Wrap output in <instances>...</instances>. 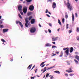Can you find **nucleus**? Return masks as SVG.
<instances>
[{
    "label": "nucleus",
    "instance_id": "nucleus-1",
    "mask_svg": "<svg viewBox=\"0 0 79 79\" xmlns=\"http://www.w3.org/2000/svg\"><path fill=\"white\" fill-rule=\"evenodd\" d=\"M68 0V3L67 4V6L68 8L69 9L70 11H71L73 9V7L70 5V3H69V0Z\"/></svg>",
    "mask_w": 79,
    "mask_h": 79
},
{
    "label": "nucleus",
    "instance_id": "nucleus-2",
    "mask_svg": "<svg viewBox=\"0 0 79 79\" xmlns=\"http://www.w3.org/2000/svg\"><path fill=\"white\" fill-rule=\"evenodd\" d=\"M68 0V3L67 4V6L68 8L69 9L70 11H71L73 9V7L70 5V3H69V0Z\"/></svg>",
    "mask_w": 79,
    "mask_h": 79
},
{
    "label": "nucleus",
    "instance_id": "nucleus-3",
    "mask_svg": "<svg viewBox=\"0 0 79 79\" xmlns=\"http://www.w3.org/2000/svg\"><path fill=\"white\" fill-rule=\"evenodd\" d=\"M36 31V29L34 27H33L31 29L30 31L31 33H34Z\"/></svg>",
    "mask_w": 79,
    "mask_h": 79
},
{
    "label": "nucleus",
    "instance_id": "nucleus-4",
    "mask_svg": "<svg viewBox=\"0 0 79 79\" xmlns=\"http://www.w3.org/2000/svg\"><path fill=\"white\" fill-rule=\"evenodd\" d=\"M27 11V8L26 6H24L23 9V11L24 13H26Z\"/></svg>",
    "mask_w": 79,
    "mask_h": 79
},
{
    "label": "nucleus",
    "instance_id": "nucleus-5",
    "mask_svg": "<svg viewBox=\"0 0 79 79\" xmlns=\"http://www.w3.org/2000/svg\"><path fill=\"white\" fill-rule=\"evenodd\" d=\"M54 68V66H53V67H50L49 68H48V69L47 70V67H44V70L43 71V72L42 73H45V71H47V70H48V69H52V68Z\"/></svg>",
    "mask_w": 79,
    "mask_h": 79
},
{
    "label": "nucleus",
    "instance_id": "nucleus-6",
    "mask_svg": "<svg viewBox=\"0 0 79 79\" xmlns=\"http://www.w3.org/2000/svg\"><path fill=\"white\" fill-rule=\"evenodd\" d=\"M25 27H28V25H27V24H28V22H29V21H28V19L27 18H26L25 19Z\"/></svg>",
    "mask_w": 79,
    "mask_h": 79
},
{
    "label": "nucleus",
    "instance_id": "nucleus-7",
    "mask_svg": "<svg viewBox=\"0 0 79 79\" xmlns=\"http://www.w3.org/2000/svg\"><path fill=\"white\" fill-rule=\"evenodd\" d=\"M29 9L30 11H33L34 9V7L33 6H30L29 7Z\"/></svg>",
    "mask_w": 79,
    "mask_h": 79
},
{
    "label": "nucleus",
    "instance_id": "nucleus-8",
    "mask_svg": "<svg viewBox=\"0 0 79 79\" xmlns=\"http://www.w3.org/2000/svg\"><path fill=\"white\" fill-rule=\"evenodd\" d=\"M16 24H18V23H19V25H20L21 27H23V24H22V23H21V22L19 21H16Z\"/></svg>",
    "mask_w": 79,
    "mask_h": 79
},
{
    "label": "nucleus",
    "instance_id": "nucleus-9",
    "mask_svg": "<svg viewBox=\"0 0 79 79\" xmlns=\"http://www.w3.org/2000/svg\"><path fill=\"white\" fill-rule=\"evenodd\" d=\"M18 10L19 11H22V5H19L18 6Z\"/></svg>",
    "mask_w": 79,
    "mask_h": 79
},
{
    "label": "nucleus",
    "instance_id": "nucleus-10",
    "mask_svg": "<svg viewBox=\"0 0 79 79\" xmlns=\"http://www.w3.org/2000/svg\"><path fill=\"white\" fill-rule=\"evenodd\" d=\"M69 70H66V72H67V73H72L73 72V70H72V69H71V68H69Z\"/></svg>",
    "mask_w": 79,
    "mask_h": 79
},
{
    "label": "nucleus",
    "instance_id": "nucleus-11",
    "mask_svg": "<svg viewBox=\"0 0 79 79\" xmlns=\"http://www.w3.org/2000/svg\"><path fill=\"white\" fill-rule=\"evenodd\" d=\"M35 23V19H32L31 20V24H33Z\"/></svg>",
    "mask_w": 79,
    "mask_h": 79
},
{
    "label": "nucleus",
    "instance_id": "nucleus-12",
    "mask_svg": "<svg viewBox=\"0 0 79 79\" xmlns=\"http://www.w3.org/2000/svg\"><path fill=\"white\" fill-rule=\"evenodd\" d=\"M3 32L5 33L8 32V29H4L3 30Z\"/></svg>",
    "mask_w": 79,
    "mask_h": 79
},
{
    "label": "nucleus",
    "instance_id": "nucleus-13",
    "mask_svg": "<svg viewBox=\"0 0 79 79\" xmlns=\"http://www.w3.org/2000/svg\"><path fill=\"white\" fill-rule=\"evenodd\" d=\"M58 38V37H56L55 38H52V41H56V40H57Z\"/></svg>",
    "mask_w": 79,
    "mask_h": 79
},
{
    "label": "nucleus",
    "instance_id": "nucleus-14",
    "mask_svg": "<svg viewBox=\"0 0 79 79\" xmlns=\"http://www.w3.org/2000/svg\"><path fill=\"white\" fill-rule=\"evenodd\" d=\"M65 53L68 56L69 55V49L66 50L65 52Z\"/></svg>",
    "mask_w": 79,
    "mask_h": 79
},
{
    "label": "nucleus",
    "instance_id": "nucleus-15",
    "mask_svg": "<svg viewBox=\"0 0 79 79\" xmlns=\"http://www.w3.org/2000/svg\"><path fill=\"white\" fill-rule=\"evenodd\" d=\"M56 3H55V2H53V4L52 5V8H56Z\"/></svg>",
    "mask_w": 79,
    "mask_h": 79
},
{
    "label": "nucleus",
    "instance_id": "nucleus-16",
    "mask_svg": "<svg viewBox=\"0 0 79 79\" xmlns=\"http://www.w3.org/2000/svg\"><path fill=\"white\" fill-rule=\"evenodd\" d=\"M46 47H51L52 45L49 43H47L45 45Z\"/></svg>",
    "mask_w": 79,
    "mask_h": 79
},
{
    "label": "nucleus",
    "instance_id": "nucleus-17",
    "mask_svg": "<svg viewBox=\"0 0 79 79\" xmlns=\"http://www.w3.org/2000/svg\"><path fill=\"white\" fill-rule=\"evenodd\" d=\"M73 50H74V49H73V48L71 47L70 48V53H72L73 52Z\"/></svg>",
    "mask_w": 79,
    "mask_h": 79
},
{
    "label": "nucleus",
    "instance_id": "nucleus-18",
    "mask_svg": "<svg viewBox=\"0 0 79 79\" xmlns=\"http://www.w3.org/2000/svg\"><path fill=\"white\" fill-rule=\"evenodd\" d=\"M54 72V73H57V74H60V71H55Z\"/></svg>",
    "mask_w": 79,
    "mask_h": 79
},
{
    "label": "nucleus",
    "instance_id": "nucleus-19",
    "mask_svg": "<svg viewBox=\"0 0 79 79\" xmlns=\"http://www.w3.org/2000/svg\"><path fill=\"white\" fill-rule=\"evenodd\" d=\"M32 64H31V65H30L28 67L27 69H29H29H31V67H32Z\"/></svg>",
    "mask_w": 79,
    "mask_h": 79
},
{
    "label": "nucleus",
    "instance_id": "nucleus-20",
    "mask_svg": "<svg viewBox=\"0 0 79 79\" xmlns=\"http://www.w3.org/2000/svg\"><path fill=\"white\" fill-rule=\"evenodd\" d=\"M74 61L75 63H76L77 64H79V62H78V61H77L76 60L74 59Z\"/></svg>",
    "mask_w": 79,
    "mask_h": 79
},
{
    "label": "nucleus",
    "instance_id": "nucleus-21",
    "mask_svg": "<svg viewBox=\"0 0 79 79\" xmlns=\"http://www.w3.org/2000/svg\"><path fill=\"white\" fill-rule=\"evenodd\" d=\"M72 21H74V15L73 14H72Z\"/></svg>",
    "mask_w": 79,
    "mask_h": 79
},
{
    "label": "nucleus",
    "instance_id": "nucleus-22",
    "mask_svg": "<svg viewBox=\"0 0 79 79\" xmlns=\"http://www.w3.org/2000/svg\"><path fill=\"white\" fill-rule=\"evenodd\" d=\"M58 22L60 25H61V22H60V20L59 19H58Z\"/></svg>",
    "mask_w": 79,
    "mask_h": 79
},
{
    "label": "nucleus",
    "instance_id": "nucleus-23",
    "mask_svg": "<svg viewBox=\"0 0 79 79\" xmlns=\"http://www.w3.org/2000/svg\"><path fill=\"white\" fill-rule=\"evenodd\" d=\"M31 14H32V12H29L27 13V15L28 16H30V15H31Z\"/></svg>",
    "mask_w": 79,
    "mask_h": 79
},
{
    "label": "nucleus",
    "instance_id": "nucleus-24",
    "mask_svg": "<svg viewBox=\"0 0 79 79\" xmlns=\"http://www.w3.org/2000/svg\"><path fill=\"white\" fill-rule=\"evenodd\" d=\"M4 27L3 26V25H0V28H1V29L2 28H3Z\"/></svg>",
    "mask_w": 79,
    "mask_h": 79
},
{
    "label": "nucleus",
    "instance_id": "nucleus-25",
    "mask_svg": "<svg viewBox=\"0 0 79 79\" xmlns=\"http://www.w3.org/2000/svg\"><path fill=\"white\" fill-rule=\"evenodd\" d=\"M76 31H77V32H79V27H77Z\"/></svg>",
    "mask_w": 79,
    "mask_h": 79
},
{
    "label": "nucleus",
    "instance_id": "nucleus-26",
    "mask_svg": "<svg viewBox=\"0 0 79 79\" xmlns=\"http://www.w3.org/2000/svg\"><path fill=\"white\" fill-rule=\"evenodd\" d=\"M19 18H20V19H23V17H21V15H20V14H19Z\"/></svg>",
    "mask_w": 79,
    "mask_h": 79
},
{
    "label": "nucleus",
    "instance_id": "nucleus-27",
    "mask_svg": "<svg viewBox=\"0 0 79 79\" xmlns=\"http://www.w3.org/2000/svg\"><path fill=\"white\" fill-rule=\"evenodd\" d=\"M32 16H31L29 17V18H28V19L29 20H31V19H32Z\"/></svg>",
    "mask_w": 79,
    "mask_h": 79
},
{
    "label": "nucleus",
    "instance_id": "nucleus-28",
    "mask_svg": "<svg viewBox=\"0 0 79 79\" xmlns=\"http://www.w3.org/2000/svg\"><path fill=\"white\" fill-rule=\"evenodd\" d=\"M56 55V54H54V53H52L51 56H55Z\"/></svg>",
    "mask_w": 79,
    "mask_h": 79
},
{
    "label": "nucleus",
    "instance_id": "nucleus-29",
    "mask_svg": "<svg viewBox=\"0 0 79 79\" xmlns=\"http://www.w3.org/2000/svg\"><path fill=\"white\" fill-rule=\"evenodd\" d=\"M49 77H50V79H53V76H52V75H50L49 76Z\"/></svg>",
    "mask_w": 79,
    "mask_h": 79
},
{
    "label": "nucleus",
    "instance_id": "nucleus-30",
    "mask_svg": "<svg viewBox=\"0 0 79 79\" xmlns=\"http://www.w3.org/2000/svg\"><path fill=\"white\" fill-rule=\"evenodd\" d=\"M67 63L68 65H70V63L68 61H67Z\"/></svg>",
    "mask_w": 79,
    "mask_h": 79
},
{
    "label": "nucleus",
    "instance_id": "nucleus-31",
    "mask_svg": "<svg viewBox=\"0 0 79 79\" xmlns=\"http://www.w3.org/2000/svg\"><path fill=\"white\" fill-rule=\"evenodd\" d=\"M49 76V74L48 73H47V74L46 75V77H48Z\"/></svg>",
    "mask_w": 79,
    "mask_h": 79
},
{
    "label": "nucleus",
    "instance_id": "nucleus-32",
    "mask_svg": "<svg viewBox=\"0 0 79 79\" xmlns=\"http://www.w3.org/2000/svg\"><path fill=\"white\" fill-rule=\"evenodd\" d=\"M45 62H46V61H45V62H43L41 64H40V66H42V65H43V64H44V63H45Z\"/></svg>",
    "mask_w": 79,
    "mask_h": 79
},
{
    "label": "nucleus",
    "instance_id": "nucleus-33",
    "mask_svg": "<svg viewBox=\"0 0 79 79\" xmlns=\"http://www.w3.org/2000/svg\"><path fill=\"white\" fill-rule=\"evenodd\" d=\"M69 49V48H63V50H68Z\"/></svg>",
    "mask_w": 79,
    "mask_h": 79
},
{
    "label": "nucleus",
    "instance_id": "nucleus-34",
    "mask_svg": "<svg viewBox=\"0 0 79 79\" xmlns=\"http://www.w3.org/2000/svg\"><path fill=\"white\" fill-rule=\"evenodd\" d=\"M73 31H72V30H69V34H70V33H71Z\"/></svg>",
    "mask_w": 79,
    "mask_h": 79
},
{
    "label": "nucleus",
    "instance_id": "nucleus-35",
    "mask_svg": "<svg viewBox=\"0 0 79 79\" xmlns=\"http://www.w3.org/2000/svg\"><path fill=\"white\" fill-rule=\"evenodd\" d=\"M74 74L73 73H71V74H69V75L70 76H73L74 75Z\"/></svg>",
    "mask_w": 79,
    "mask_h": 79
},
{
    "label": "nucleus",
    "instance_id": "nucleus-36",
    "mask_svg": "<svg viewBox=\"0 0 79 79\" xmlns=\"http://www.w3.org/2000/svg\"><path fill=\"white\" fill-rule=\"evenodd\" d=\"M1 40L2 41V42H6L3 39H2Z\"/></svg>",
    "mask_w": 79,
    "mask_h": 79
},
{
    "label": "nucleus",
    "instance_id": "nucleus-37",
    "mask_svg": "<svg viewBox=\"0 0 79 79\" xmlns=\"http://www.w3.org/2000/svg\"><path fill=\"white\" fill-rule=\"evenodd\" d=\"M69 25L68 24H67V25L66 26V29H68V27H69L68 26Z\"/></svg>",
    "mask_w": 79,
    "mask_h": 79
},
{
    "label": "nucleus",
    "instance_id": "nucleus-38",
    "mask_svg": "<svg viewBox=\"0 0 79 79\" xmlns=\"http://www.w3.org/2000/svg\"><path fill=\"white\" fill-rule=\"evenodd\" d=\"M32 0H27V2H31Z\"/></svg>",
    "mask_w": 79,
    "mask_h": 79
},
{
    "label": "nucleus",
    "instance_id": "nucleus-39",
    "mask_svg": "<svg viewBox=\"0 0 79 79\" xmlns=\"http://www.w3.org/2000/svg\"><path fill=\"white\" fill-rule=\"evenodd\" d=\"M49 25L50 26H51V27H52V23H49Z\"/></svg>",
    "mask_w": 79,
    "mask_h": 79
},
{
    "label": "nucleus",
    "instance_id": "nucleus-40",
    "mask_svg": "<svg viewBox=\"0 0 79 79\" xmlns=\"http://www.w3.org/2000/svg\"><path fill=\"white\" fill-rule=\"evenodd\" d=\"M48 12V10L47 9H46V12H45L46 13H47Z\"/></svg>",
    "mask_w": 79,
    "mask_h": 79
},
{
    "label": "nucleus",
    "instance_id": "nucleus-41",
    "mask_svg": "<svg viewBox=\"0 0 79 79\" xmlns=\"http://www.w3.org/2000/svg\"><path fill=\"white\" fill-rule=\"evenodd\" d=\"M48 32L49 33H51L52 32V31H51V30H50V29H48Z\"/></svg>",
    "mask_w": 79,
    "mask_h": 79
},
{
    "label": "nucleus",
    "instance_id": "nucleus-42",
    "mask_svg": "<svg viewBox=\"0 0 79 79\" xmlns=\"http://www.w3.org/2000/svg\"><path fill=\"white\" fill-rule=\"evenodd\" d=\"M68 17V15H65V18L66 19H67Z\"/></svg>",
    "mask_w": 79,
    "mask_h": 79
},
{
    "label": "nucleus",
    "instance_id": "nucleus-43",
    "mask_svg": "<svg viewBox=\"0 0 79 79\" xmlns=\"http://www.w3.org/2000/svg\"><path fill=\"white\" fill-rule=\"evenodd\" d=\"M56 47L55 46H53L52 47V48H56Z\"/></svg>",
    "mask_w": 79,
    "mask_h": 79
},
{
    "label": "nucleus",
    "instance_id": "nucleus-44",
    "mask_svg": "<svg viewBox=\"0 0 79 79\" xmlns=\"http://www.w3.org/2000/svg\"><path fill=\"white\" fill-rule=\"evenodd\" d=\"M62 23H64V19H62Z\"/></svg>",
    "mask_w": 79,
    "mask_h": 79
},
{
    "label": "nucleus",
    "instance_id": "nucleus-45",
    "mask_svg": "<svg viewBox=\"0 0 79 79\" xmlns=\"http://www.w3.org/2000/svg\"><path fill=\"white\" fill-rule=\"evenodd\" d=\"M75 16L77 17V13H76L75 14Z\"/></svg>",
    "mask_w": 79,
    "mask_h": 79
},
{
    "label": "nucleus",
    "instance_id": "nucleus-46",
    "mask_svg": "<svg viewBox=\"0 0 79 79\" xmlns=\"http://www.w3.org/2000/svg\"><path fill=\"white\" fill-rule=\"evenodd\" d=\"M38 69H36V70H34V71H35V73H37V71Z\"/></svg>",
    "mask_w": 79,
    "mask_h": 79
},
{
    "label": "nucleus",
    "instance_id": "nucleus-47",
    "mask_svg": "<svg viewBox=\"0 0 79 79\" xmlns=\"http://www.w3.org/2000/svg\"><path fill=\"white\" fill-rule=\"evenodd\" d=\"M35 78V77H31V79H34Z\"/></svg>",
    "mask_w": 79,
    "mask_h": 79
},
{
    "label": "nucleus",
    "instance_id": "nucleus-48",
    "mask_svg": "<svg viewBox=\"0 0 79 79\" xmlns=\"http://www.w3.org/2000/svg\"><path fill=\"white\" fill-rule=\"evenodd\" d=\"M46 16H48V18H50V15H49L48 14H47Z\"/></svg>",
    "mask_w": 79,
    "mask_h": 79
},
{
    "label": "nucleus",
    "instance_id": "nucleus-49",
    "mask_svg": "<svg viewBox=\"0 0 79 79\" xmlns=\"http://www.w3.org/2000/svg\"><path fill=\"white\" fill-rule=\"evenodd\" d=\"M65 75L66 77H68V74H65Z\"/></svg>",
    "mask_w": 79,
    "mask_h": 79
},
{
    "label": "nucleus",
    "instance_id": "nucleus-50",
    "mask_svg": "<svg viewBox=\"0 0 79 79\" xmlns=\"http://www.w3.org/2000/svg\"><path fill=\"white\" fill-rule=\"evenodd\" d=\"M75 53L76 55H78V54H79V53L78 52H75Z\"/></svg>",
    "mask_w": 79,
    "mask_h": 79
},
{
    "label": "nucleus",
    "instance_id": "nucleus-51",
    "mask_svg": "<svg viewBox=\"0 0 79 79\" xmlns=\"http://www.w3.org/2000/svg\"><path fill=\"white\" fill-rule=\"evenodd\" d=\"M20 13L22 15H24V14H23V12H21Z\"/></svg>",
    "mask_w": 79,
    "mask_h": 79
},
{
    "label": "nucleus",
    "instance_id": "nucleus-52",
    "mask_svg": "<svg viewBox=\"0 0 79 79\" xmlns=\"http://www.w3.org/2000/svg\"><path fill=\"white\" fill-rule=\"evenodd\" d=\"M11 60H10V61H13V59L10 58Z\"/></svg>",
    "mask_w": 79,
    "mask_h": 79
},
{
    "label": "nucleus",
    "instance_id": "nucleus-53",
    "mask_svg": "<svg viewBox=\"0 0 79 79\" xmlns=\"http://www.w3.org/2000/svg\"><path fill=\"white\" fill-rule=\"evenodd\" d=\"M45 66V64H44L41 66V68H43V67H44V66Z\"/></svg>",
    "mask_w": 79,
    "mask_h": 79
},
{
    "label": "nucleus",
    "instance_id": "nucleus-54",
    "mask_svg": "<svg viewBox=\"0 0 79 79\" xmlns=\"http://www.w3.org/2000/svg\"><path fill=\"white\" fill-rule=\"evenodd\" d=\"M3 23V22L2 20L0 21V24H2Z\"/></svg>",
    "mask_w": 79,
    "mask_h": 79
},
{
    "label": "nucleus",
    "instance_id": "nucleus-55",
    "mask_svg": "<svg viewBox=\"0 0 79 79\" xmlns=\"http://www.w3.org/2000/svg\"><path fill=\"white\" fill-rule=\"evenodd\" d=\"M39 26H40V27H42V26H41V25H40V24H39Z\"/></svg>",
    "mask_w": 79,
    "mask_h": 79
},
{
    "label": "nucleus",
    "instance_id": "nucleus-56",
    "mask_svg": "<svg viewBox=\"0 0 79 79\" xmlns=\"http://www.w3.org/2000/svg\"><path fill=\"white\" fill-rule=\"evenodd\" d=\"M63 56V55L62 54H61L60 55V57H61V56Z\"/></svg>",
    "mask_w": 79,
    "mask_h": 79
},
{
    "label": "nucleus",
    "instance_id": "nucleus-57",
    "mask_svg": "<svg viewBox=\"0 0 79 79\" xmlns=\"http://www.w3.org/2000/svg\"><path fill=\"white\" fill-rule=\"evenodd\" d=\"M52 44H55V42H52Z\"/></svg>",
    "mask_w": 79,
    "mask_h": 79
},
{
    "label": "nucleus",
    "instance_id": "nucleus-58",
    "mask_svg": "<svg viewBox=\"0 0 79 79\" xmlns=\"http://www.w3.org/2000/svg\"><path fill=\"white\" fill-rule=\"evenodd\" d=\"M55 53L57 54H58L59 53V52H57Z\"/></svg>",
    "mask_w": 79,
    "mask_h": 79
},
{
    "label": "nucleus",
    "instance_id": "nucleus-59",
    "mask_svg": "<svg viewBox=\"0 0 79 79\" xmlns=\"http://www.w3.org/2000/svg\"><path fill=\"white\" fill-rule=\"evenodd\" d=\"M48 13H49V14H50V15H51L52 14V13H50L49 12H48Z\"/></svg>",
    "mask_w": 79,
    "mask_h": 79
},
{
    "label": "nucleus",
    "instance_id": "nucleus-60",
    "mask_svg": "<svg viewBox=\"0 0 79 79\" xmlns=\"http://www.w3.org/2000/svg\"><path fill=\"white\" fill-rule=\"evenodd\" d=\"M50 1H52V0H48V2H50Z\"/></svg>",
    "mask_w": 79,
    "mask_h": 79
},
{
    "label": "nucleus",
    "instance_id": "nucleus-61",
    "mask_svg": "<svg viewBox=\"0 0 79 79\" xmlns=\"http://www.w3.org/2000/svg\"><path fill=\"white\" fill-rule=\"evenodd\" d=\"M36 76H37V77H40V76H38V75H37Z\"/></svg>",
    "mask_w": 79,
    "mask_h": 79
},
{
    "label": "nucleus",
    "instance_id": "nucleus-62",
    "mask_svg": "<svg viewBox=\"0 0 79 79\" xmlns=\"http://www.w3.org/2000/svg\"><path fill=\"white\" fill-rule=\"evenodd\" d=\"M60 29H58V30H57V31H60Z\"/></svg>",
    "mask_w": 79,
    "mask_h": 79
},
{
    "label": "nucleus",
    "instance_id": "nucleus-63",
    "mask_svg": "<svg viewBox=\"0 0 79 79\" xmlns=\"http://www.w3.org/2000/svg\"><path fill=\"white\" fill-rule=\"evenodd\" d=\"M3 20H4V19H2L1 20V21H3Z\"/></svg>",
    "mask_w": 79,
    "mask_h": 79
},
{
    "label": "nucleus",
    "instance_id": "nucleus-64",
    "mask_svg": "<svg viewBox=\"0 0 79 79\" xmlns=\"http://www.w3.org/2000/svg\"><path fill=\"white\" fill-rule=\"evenodd\" d=\"M2 18V16L1 15H0V19Z\"/></svg>",
    "mask_w": 79,
    "mask_h": 79
}]
</instances>
